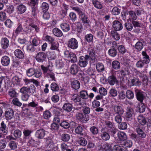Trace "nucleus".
Segmentation results:
<instances>
[{"label": "nucleus", "instance_id": "obj_1", "mask_svg": "<svg viewBox=\"0 0 151 151\" xmlns=\"http://www.w3.org/2000/svg\"><path fill=\"white\" fill-rule=\"evenodd\" d=\"M27 75L28 77H31L34 75L36 78H39L42 75L41 71L40 69L35 70L33 68H30L26 70Z\"/></svg>", "mask_w": 151, "mask_h": 151}, {"label": "nucleus", "instance_id": "obj_2", "mask_svg": "<svg viewBox=\"0 0 151 151\" xmlns=\"http://www.w3.org/2000/svg\"><path fill=\"white\" fill-rule=\"evenodd\" d=\"M88 60L89 57L88 55H86L85 56H81L79 57L78 65L81 68H84L86 67L88 64Z\"/></svg>", "mask_w": 151, "mask_h": 151}, {"label": "nucleus", "instance_id": "obj_3", "mask_svg": "<svg viewBox=\"0 0 151 151\" xmlns=\"http://www.w3.org/2000/svg\"><path fill=\"white\" fill-rule=\"evenodd\" d=\"M78 42L75 38H71L68 41V46L72 49H76L78 48Z\"/></svg>", "mask_w": 151, "mask_h": 151}, {"label": "nucleus", "instance_id": "obj_4", "mask_svg": "<svg viewBox=\"0 0 151 151\" xmlns=\"http://www.w3.org/2000/svg\"><path fill=\"white\" fill-rule=\"evenodd\" d=\"M77 118L79 121L83 123L86 122L89 119L88 115L81 113H78L77 114Z\"/></svg>", "mask_w": 151, "mask_h": 151}, {"label": "nucleus", "instance_id": "obj_5", "mask_svg": "<svg viewBox=\"0 0 151 151\" xmlns=\"http://www.w3.org/2000/svg\"><path fill=\"white\" fill-rule=\"evenodd\" d=\"M114 115L118 114H123L124 111L121 106L119 105H114L113 106Z\"/></svg>", "mask_w": 151, "mask_h": 151}, {"label": "nucleus", "instance_id": "obj_6", "mask_svg": "<svg viewBox=\"0 0 151 151\" xmlns=\"http://www.w3.org/2000/svg\"><path fill=\"white\" fill-rule=\"evenodd\" d=\"M112 27L116 31L121 30L123 28L122 23L117 20H115L113 22Z\"/></svg>", "mask_w": 151, "mask_h": 151}, {"label": "nucleus", "instance_id": "obj_7", "mask_svg": "<svg viewBox=\"0 0 151 151\" xmlns=\"http://www.w3.org/2000/svg\"><path fill=\"white\" fill-rule=\"evenodd\" d=\"M31 27L34 29L35 31L37 32L39 30V27L36 25L31 24L29 26H26L25 28H24V31L29 33L31 32Z\"/></svg>", "mask_w": 151, "mask_h": 151}, {"label": "nucleus", "instance_id": "obj_8", "mask_svg": "<svg viewBox=\"0 0 151 151\" xmlns=\"http://www.w3.org/2000/svg\"><path fill=\"white\" fill-rule=\"evenodd\" d=\"M133 114V110L132 108H128L126 112V120L127 121H130L133 119L132 115Z\"/></svg>", "mask_w": 151, "mask_h": 151}, {"label": "nucleus", "instance_id": "obj_9", "mask_svg": "<svg viewBox=\"0 0 151 151\" xmlns=\"http://www.w3.org/2000/svg\"><path fill=\"white\" fill-rule=\"evenodd\" d=\"M45 134V131L43 129H40L37 130L35 133V136L38 138L42 139Z\"/></svg>", "mask_w": 151, "mask_h": 151}, {"label": "nucleus", "instance_id": "obj_10", "mask_svg": "<svg viewBox=\"0 0 151 151\" xmlns=\"http://www.w3.org/2000/svg\"><path fill=\"white\" fill-rule=\"evenodd\" d=\"M46 58V55L44 52H39L36 56V59L39 62H42L44 61Z\"/></svg>", "mask_w": 151, "mask_h": 151}, {"label": "nucleus", "instance_id": "obj_11", "mask_svg": "<svg viewBox=\"0 0 151 151\" xmlns=\"http://www.w3.org/2000/svg\"><path fill=\"white\" fill-rule=\"evenodd\" d=\"M8 128L6 125L3 121L1 124L0 127V134H2L4 135H6L8 133Z\"/></svg>", "mask_w": 151, "mask_h": 151}, {"label": "nucleus", "instance_id": "obj_12", "mask_svg": "<svg viewBox=\"0 0 151 151\" xmlns=\"http://www.w3.org/2000/svg\"><path fill=\"white\" fill-rule=\"evenodd\" d=\"M1 45L3 49L7 48L9 45V42L8 39L6 38H3L1 40Z\"/></svg>", "mask_w": 151, "mask_h": 151}, {"label": "nucleus", "instance_id": "obj_13", "mask_svg": "<svg viewBox=\"0 0 151 151\" xmlns=\"http://www.w3.org/2000/svg\"><path fill=\"white\" fill-rule=\"evenodd\" d=\"M1 63L4 66H8L10 63L9 58L7 56H4L1 59Z\"/></svg>", "mask_w": 151, "mask_h": 151}, {"label": "nucleus", "instance_id": "obj_14", "mask_svg": "<svg viewBox=\"0 0 151 151\" xmlns=\"http://www.w3.org/2000/svg\"><path fill=\"white\" fill-rule=\"evenodd\" d=\"M14 112L11 109H7L5 112V116L8 119H10L14 116Z\"/></svg>", "mask_w": 151, "mask_h": 151}, {"label": "nucleus", "instance_id": "obj_15", "mask_svg": "<svg viewBox=\"0 0 151 151\" xmlns=\"http://www.w3.org/2000/svg\"><path fill=\"white\" fill-rule=\"evenodd\" d=\"M79 68V67L77 65L73 64L70 67V72L71 74L75 75L78 73Z\"/></svg>", "mask_w": 151, "mask_h": 151}, {"label": "nucleus", "instance_id": "obj_16", "mask_svg": "<svg viewBox=\"0 0 151 151\" xmlns=\"http://www.w3.org/2000/svg\"><path fill=\"white\" fill-rule=\"evenodd\" d=\"M71 86L73 89L77 90L79 88L80 83L77 80H73L71 82Z\"/></svg>", "mask_w": 151, "mask_h": 151}, {"label": "nucleus", "instance_id": "obj_17", "mask_svg": "<svg viewBox=\"0 0 151 151\" xmlns=\"http://www.w3.org/2000/svg\"><path fill=\"white\" fill-rule=\"evenodd\" d=\"M102 133L101 136L102 139L104 141L109 140L110 138V136L108 133L104 132V129H102L101 131Z\"/></svg>", "mask_w": 151, "mask_h": 151}, {"label": "nucleus", "instance_id": "obj_18", "mask_svg": "<svg viewBox=\"0 0 151 151\" xmlns=\"http://www.w3.org/2000/svg\"><path fill=\"white\" fill-rule=\"evenodd\" d=\"M129 19L127 21H132L135 20L137 19V16L135 12L133 11H130L128 12Z\"/></svg>", "mask_w": 151, "mask_h": 151}, {"label": "nucleus", "instance_id": "obj_19", "mask_svg": "<svg viewBox=\"0 0 151 151\" xmlns=\"http://www.w3.org/2000/svg\"><path fill=\"white\" fill-rule=\"evenodd\" d=\"M79 17L83 23L88 24L89 23L90 20L84 13H83L79 16Z\"/></svg>", "mask_w": 151, "mask_h": 151}, {"label": "nucleus", "instance_id": "obj_20", "mask_svg": "<svg viewBox=\"0 0 151 151\" xmlns=\"http://www.w3.org/2000/svg\"><path fill=\"white\" fill-rule=\"evenodd\" d=\"M14 53L15 56L17 58L22 59L24 58V54L23 52L19 49L15 50Z\"/></svg>", "mask_w": 151, "mask_h": 151}, {"label": "nucleus", "instance_id": "obj_21", "mask_svg": "<svg viewBox=\"0 0 151 151\" xmlns=\"http://www.w3.org/2000/svg\"><path fill=\"white\" fill-rule=\"evenodd\" d=\"M116 77L114 76H110L108 78V82L111 85H113L117 82Z\"/></svg>", "mask_w": 151, "mask_h": 151}, {"label": "nucleus", "instance_id": "obj_22", "mask_svg": "<svg viewBox=\"0 0 151 151\" xmlns=\"http://www.w3.org/2000/svg\"><path fill=\"white\" fill-rule=\"evenodd\" d=\"M70 97L71 100L75 102H79L81 100V98L77 94H71L70 95Z\"/></svg>", "mask_w": 151, "mask_h": 151}, {"label": "nucleus", "instance_id": "obj_23", "mask_svg": "<svg viewBox=\"0 0 151 151\" xmlns=\"http://www.w3.org/2000/svg\"><path fill=\"white\" fill-rule=\"evenodd\" d=\"M73 107L72 105L71 104L67 103L63 105V108L64 110L68 112H70L72 111Z\"/></svg>", "mask_w": 151, "mask_h": 151}, {"label": "nucleus", "instance_id": "obj_24", "mask_svg": "<svg viewBox=\"0 0 151 151\" xmlns=\"http://www.w3.org/2000/svg\"><path fill=\"white\" fill-rule=\"evenodd\" d=\"M72 27H75L74 29H76L77 31L78 32H81V29L82 28V24L80 22H77L73 23L72 24Z\"/></svg>", "mask_w": 151, "mask_h": 151}, {"label": "nucleus", "instance_id": "obj_25", "mask_svg": "<svg viewBox=\"0 0 151 151\" xmlns=\"http://www.w3.org/2000/svg\"><path fill=\"white\" fill-rule=\"evenodd\" d=\"M53 34L57 37H60L63 35L62 31L58 28H55L52 30Z\"/></svg>", "mask_w": 151, "mask_h": 151}, {"label": "nucleus", "instance_id": "obj_26", "mask_svg": "<svg viewBox=\"0 0 151 151\" xmlns=\"http://www.w3.org/2000/svg\"><path fill=\"white\" fill-rule=\"evenodd\" d=\"M41 68L43 71V74L45 76L50 71H52V68H50V66H48L47 67H46L43 65H42Z\"/></svg>", "mask_w": 151, "mask_h": 151}, {"label": "nucleus", "instance_id": "obj_27", "mask_svg": "<svg viewBox=\"0 0 151 151\" xmlns=\"http://www.w3.org/2000/svg\"><path fill=\"white\" fill-rule=\"evenodd\" d=\"M138 122L142 125H144L147 123L145 118L142 115H139L137 117Z\"/></svg>", "mask_w": 151, "mask_h": 151}, {"label": "nucleus", "instance_id": "obj_28", "mask_svg": "<svg viewBox=\"0 0 151 151\" xmlns=\"http://www.w3.org/2000/svg\"><path fill=\"white\" fill-rule=\"evenodd\" d=\"M60 27L63 31L64 32H68L70 29L69 24L66 22L62 23L60 25Z\"/></svg>", "mask_w": 151, "mask_h": 151}, {"label": "nucleus", "instance_id": "obj_29", "mask_svg": "<svg viewBox=\"0 0 151 151\" xmlns=\"http://www.w3.org/2000/svg\"><path fill=\"white\" fill-rule=\"evenodd\" d=\"M2 137V135L0 134V138ZM7 142L5 139L0 140V150L3 149L5 148L7 145Z\"/></svg>", "mask_w": 151, "mask_h": 151}, {"label": "nucleus", "instance_id": "obj_30", "mask_svg": "<svg viewBox=\"0 0 151 151\" xmlns=\"http://www.w3.org/2000/svg\"><path fill=\"white\" fill-rule=\"evenodd\" d=\"M80 96L82 99H86L88 98V92L86 90H82L80 92Z\"/></svg>", "mask_w": 151, "mask_h": 151}, {"label": "nucleus", "instance_id": "obj_31", "mask_svg": "<svg viewBox=\"0 0 151 151\" xmlns=\"http://www.w3.org/2000/svg\"><path fill=\"white\" fill-rule=\"evenodd\" d=\"M89 55H88L89 57V60H90V62L92 63L95 62V54L93 51H89Z\"/></svg>", "mask_w": 151, "mask_h": 151}, {"label": "nucleus", "instance_id": "obj_32", "mask_svg": "<svg viewBox=\"0 0 151 151\" xmlns=\"http://www.w3.org/2000/svg\"><path fill=\"white\" fill-rule=\"evenodd\" d=\"M117 136L119 139L121 141H124L127 138L125 134L123 132H119L117 133Z\"/></svg>", "mask_w": 151, "mask_h": 151}, {"label": "nucleus", "instance_id": "obj_33", "mask_svg": "<svg viewBox=\"0 0 151 151\" xmlns=\"http://www.w3.org/2000/svg\"><path fill=\"white\" fill-rule=\"evenodd\" d=\"M18 143L14 141H11L9 143V146L11 150H16L17 147Z\"/></svg>", "mask_w": 151, "mask_h": 151}, {"label": "nucleus", "instance_id": "obj_34", "mask_svg": "<svg viewBox=\"0 0 151 151\" xmlns=\"http://www.w3.org/2000/svg\"><path fill=\"white\" fill-rule=\"evenodd\" d=\"M51 46L50 49L51 50H55L59 51V43L57 42H54L51 44Z\"/></svg>", "mask_w": 151, "mask_h": 151}, {"label": "nucleus", "instance_id": "obj_35", "mask_svg": "<svg viewBox=\"0 0 151 151\" xmlns=\"http://www.w3.org/2000/svg\"><path fill=\"white\" fill-rule=\"evenodd\" d=\"M136 131L139 137L142 138H145V137L146 134L142 129L138 127H137L136 129Z\"/></svg>", "mask_w": 151, "mask_h": 151}, {"label": "nucleus", "instance_id": "obj_36", "mask_svg": "<svg viewBox=\"0 0 151 151\" xmlns=\"http://www.w3.org/2000/svg\"><path fill=\"white\" fill-rule=\"evenodd\" d=\"M17 9L20 13H23L25 12L26 10V7L23 4H20L17 7Z\"/></svg>", "mask_w": 151, "mask_h": 151}, {"label": "nucleus", "instance_id": "obj_37", "mask_svg": "<svg viewBox=\"0 0 151 151\" xmlns=\"http://www.w3.org/2000/svg\"><path fill=\"white\" fill-rule=\"evenodd\" d=\"M112 68L115 69L117 70L120 68V63L117 60H114L112 62Z\"/></svg>", "mask_w": 151, "mask_h": 151}, {"label": "nucleus", "instance_id": "obj_38", "mask_svg": "<svg viewBox=\"0 0 151 151\" xmlns=\"http://www.w3.org/2000/svg\"><path fill=\"white\" fill-rule=\"evenodd\" d=\"M50 88L53 91L56 92L59 90L58 86L55 83H52L50 85Z\"/></svg>", "mask_w": 151, "mask_h": 151}, {"label": "nucleus", "instance_id": "obj_39", "mask_svg": "<svg viewBox=\"0 0 151 151\" xmlns=\"http://www.w3.org/2000/svg\"><path fill=\"white\" fill-rule=\"evenodd\" d=\"M96 68L99 72H101L104 70V65L101 63H98L96 64Z\"/></svg>", "mask_w": 151, "mask_h": 151}, {"label": "nucleus", "instance_id": "obj_40", "mask_svg": "<svg viewBox=\"0 0 151 151\" xmlns=\"http://www.w3.org/2000/svg\"><path fill=\"white\" fill-rule=\"evenodd\" d=\"M126 96L129 99H133L134 96L133 92L130 90H128L126 92Z\"/></svg>", "mask_w": 151, "mask_h": 151}, {"label": "nucleus", "instance_id": "obj_41", "mask_svg": "<svg viewBox=\"0 0 151 151\" xmlns=\"http://www.w3.org/2000/svg\"><path fill=\"white\" fill-rule=\"evenodd\" d=\"M142 54L143 56L144 61H145V63L146 64L148 63L150 61V58L149 56L145 51H142Z\"/></svg>", "mask_w": 151, "mask_h": 151}, {"label": "nucleus", "instance_id": "obj_42", "mask_svg": "<svg viewBox=\"0 0 151 151\" xmlns=\"http://www.w3.org/2000/svg\"><path fill=\"white\" fill-rule=\"evenodd\" d=\"M60 147L62 151H71L70 149L68 148V146L65 143H63L61 144Z\"/></svg>", "mask_w": 151, "mask_h": 151}, {"label": "nucleus", "instance_id": "obj_43", "mask_svg": "<svg viewBox=\"0 0 151 151\" xmlns=\"http://www.w3.org/2000/svg\"><path fill=\"white\" fill-rule=\"evenodd\" d=\"M52 114L51 112L48 110H46L43 113V118L46 119H48L51 116Z\"/></svg>", "mask_w": 151, "mask_h": 151}, {"label": "nucleus", "instance_id": "obj_44", "mask_svg": "<svg viewBox=\"0 0 151 151\" xmlns=\"http://www.w3.org/2000/svg\"><path fill=\"white\" fill-rule=\"evenodd\" d=\"M70 139V135L67 134H63L61 136V140L64 142H68Z\"/></svg>", "mask_w": 151, "mask_h": 151}, {"label": "nucleus", "instance_id": "obj_45", "mask_svg": "<svg viewBox=\"0 0 151 151\" xmlns=\"http://www.w3.org/2000/svg\"><path fill=\"white\" fill-rule=\"evenodd\" d=\"M23 28L21 24H18V26L14 31V33L17 35L20 32H22Z\"/></svg>", "mask_w": 151, "mask_h": 151}, {"label": "nucleus", "instance_id": "obj_46", "mask_svg": "<svg viewBox=\"0 0 151 151\" xmlns=\"http://www.w3.org/2000/svg\"><path fill=\"white\" fill-rule=\"evenodd\" d=\"M99 91L101 96H105L107 94V91L106 89L103 87L99 88Z\"/></svg>", "mask_w": 151, "mask_h": 151}, {"label": "nucleus", "instance_id": "obj_47", "mask_svg": "<svg viewBox=\"0 0 151 151\" xmlns=\"http://www.w3.org/2000/svg\"><path fill=\"white\" fill-rule=\"evenodd\" d=\"M111 34L112 36L116 40H118L120 39V36L116 31L114 30L111 31Z\"/></svg>", "mask_w": 151, "mask_h": 151}, {"label": "nucleus", "instance_id": "obj_48", "mask_svg": "<svg viewBox=\"0 0 151 151\" xmlns=\"http://www.w3.org/2000/svg\"><path fill=\"white\" fill-rule=\"evenodd\" d=\"M137 99L141 102H142L144 99V96L142 93L140 91H138L136 94Z\"/></svg>", "mask_w": 151, "mask_h": 151}, {"label": "nucleus", "instance_id": "obj_49", "mask_svg": "<svg viewBox=\"0 0 151 151\" xmlns=\"http://www.w3.org/2000/svg\"><path fill=\"white\" fill-rule=\"evenodd\" d=\"M12 102L14 105L20 107L22 105V103H21L17 98H14L12 100Z\"/></svg>", "mask_w": 151, "mask_h": 151}, {"label": "nucleus", "instance_id": "obj_50", "mask_svg": "<svg viewBox=\"0 0 151 151\" xmlns=\"http://www.w3.org/2000/svg\"><path fill=\"white\" fill-rule=\"evenodd\" d=\"M122 114H118L114 115V120L116 123L120 124L122 120Z\"/></svg>", "mask_w": 151, "mask_h": 151}, {"label": "nucleus", "instance_id": "obj_51", "mask_svg": "<svg viewBox=\"0 0 151 151\" xmlns=\"http://www.w3.org/2000/svg\"><path fill=\"white\" fill-rule=\"evenodd\" d=\"M6 18V14L5 12L3 11H0V21H4Z\"/></svg>", "mask_w": 151, "mask_h": 151}, {"label": "nucleus", "instance_id": "obj_52", "mask_svg": "<svg viewBox=\"0 0 151 151\" xmlns=\"http://www.w3.org/2000/svg\"><path fill=\"white\" fill-rule=\"evenodd\" d=\"M78 142L79 144L83 146H85L87 144V141L83 137L79 138L78 140Z\"/></svg>", "mask_w": 151, "mask_h": 151}, {"label": "nucleus", "instance_id": "obj_53", "mask_svg": "<svg viewBox=\"0 0 151 151\" xmlns=\"http://www.w3.org/2000/svg\"><path fill=\"white\" fill-rule=\"evenodd\" d=\"M64 65V64L62 60H58L56 61V66L58 69L61 68Z\"/></svg>", "mask_w": 151, "mask_h": 151}, {"label": "nucleus", "instance_id": "obj_54", "mask_svg": "<svg viewBox=\"0 0 151 151\" xmlns=\"http://www.w3.org/2000/svg\"><path fill=\"white\" fill-rule=\"evenodd\" d=\"M28 105L29 107L36 109L38 106V103L35 101H32V102L29 103Z\"/></svg>", "mask_w": 151, "mask_h": 151}, {"label": "nucleus", "instance_id": "obj_55", "mask_svg": "<svg viewBox=\"0 0 151 151\" xmlns=\"http://www.w3.org/2000/svg\"><path fill=\"white\" fill-rule=\"evenodd\" d=\"M21 79L19 78L17 76H14L12 79V83L14 84H18L21 81Z\"/></svg>", "mask_w": 151, "mask_h": 151}, {"label": "nucleus", "instance_id": "obj_56", "mask_svg": "<svg viewBox=\"0 0 151 151\" xmlns=\"http://www.w3.org/2000/svg\"><path fill=\"white\" fill-rule=\"evenodd\" d=\"M135 47L136 49L139 51L141 50L143 47V44L142 42H138L136 44Z\"/></svg>", "mask_w": 151, "mask_h": 151}, {"label": "nucleus", "instance_id": "obj_57", "mask_svg": "<svg viewBox=\"0 0 151 151\" xmlns=\"http://www.w3.org/2000/svg\"><path fill=\"white\" fill-rule=\"evenodd\" d=\"M123 145L126 147H130L132 145V143L131 141L127 140L124 141L123 143Z\"/></svg>", "mask_w": 151, "mask_h": 151}, {"label": "nucleus", "instance_id": "obj_58", "mask_svg": "<svg viewBox=\"0 0 151 151\" xmlns=\"http://www.w3.org/2000/svg\"><path fill=\"white\" fill-rule=\"evenodd\" d=\"M13 135L16 138H19L22 135V132L19 129H16L14 131Z\"/></svg>", "mask_w": 151, "mask_h": 151}, {"label": "nucleus", "instance_id": "obj_59", "mask_svg": "<svg viewBox=\"0 0 151 151\" xmlns=\"http://www.w3.org/2000/svg\"><path fill=\"white\" fill-rule=\"evenodd\" d=\"M27 88L28 93L33 94L35 92V87L33 85L30 86Z\"/></svg>", "mask_w": 151, "mask_h": 151}, {"label": "nucleus", "instance_id": "obj_60", "mask_svg": "<svg viewBox=\"0 0 151 151\" xmlns=\"http://www.w3.org/2000/svg\"><path fill=\"white\" fill-rule=\"evenodd\" d=\"M41 8L43 12H46L49 9V5L47 3L43 2L42 4Z\"/></svg>", "mask_w": 151, "mask_h": 151}, {"label": "nucleus", "instance_id": "obj_61", "mask_svg": "<svg viewBox=\"0 0 151 151\" xmlns=\"http://www.w3.org/2000/svg\"><path fill=\"white\" fill-rule=\"evenodd\" d=\"M72 9L73 10L77 12L79 14V16L83 13V9L78 7H73Z\"/></svg>", "mask_w": 151, "mask_h": 151}, {"label": "nucleus", "instance_id": "obj_62", "mask_svg": "<svg viewBox=\"0 0 151 151\" xmlns=\"http://www.w3.org/2000/svg\"><path fill=\"white\" fill-rule=\"evenodd\" d=\"M60 125L65 129H68L70 127V124L67 121H63L60 123Z\"/></svg>", "mask_w": 151, "mask_h": 151}, {"label": "nucleus", "instance_id": "obj_63", "mask_svg": "<svg viewBox=\"0 0 151 151\" xmlns=\"http://www.w3.org/2000/svg\"><path fill=\"white\" fill-rule=\"evenodd\" d=\"M45 39L46 41L48 42L50 44L55 42V39L53 37L48 35H47L45 37Z\"/></svg>", "mask_w": 151, "mask_h": 151}, {"label": "nucleus", "instance_id": "obj_64", "mask_svg": "<svg viewBox=\"0 0 151 151\" xmlns=\"http://www.w3.org/2000/svg\"><path fill=\"white\" fill-rule=\"evenodd\" d=\"M112 144L107 143L105 145L104 149L106 151H112Z\"/></svg>", "mask_w": 151, "mask_h": 151}]
</instances>
